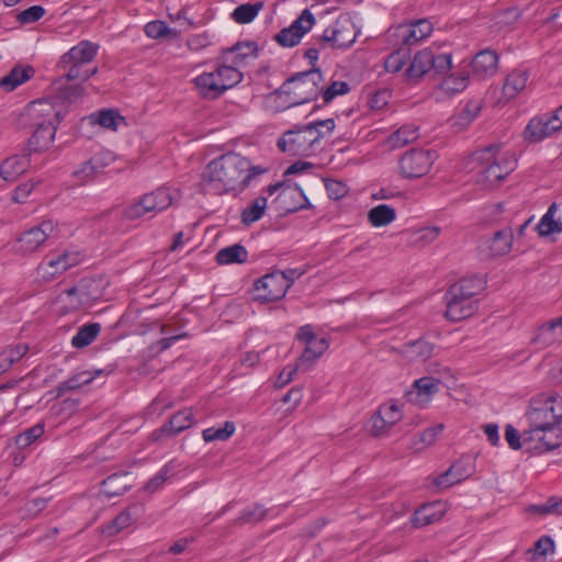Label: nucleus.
Wrapping results in <instances>:
<instances>
[{"label": "nucleus", "mask_w": 562, "mask_h": 562, "mask_svg": "<svg viewBox=\"0 0 562 562\" xmlns=\"http://www.w3.org/2000/svg\"><path fill=\"white\" fill-rule=\"evenodd\" d=\"M266 172H268L267 167L252 165L248 158L239 154L227 153L206 165L201 183L207 193H240Z\"/></svg>", "instance_id": "nucleus-1"}, {"label": "nucleus", "mask_w": 562, "mask_h": 562, "mask_svg": "<svg viewBox=\"0 0 562 562\" xmlns=\"http://www.w3.org/2000/svg\"><path fill=\"white\" fill-rule=\"evenodd\" d=\"M32 117L37 119L36 130L27 143L30 153L46 150L55 138L57 125L64 117V110L47 100L34 101L29 108Z\"/></svg>", "instance_id": "nucleus-2"}, {"label": "nucleus", "mask_w": 562, "mask_h": 562, "mask_svg": "<svg viewBox=\"0 0 562 562\" xmlns=\"http://www.w3.org/2000/svg\"><path fill=\"white\" fill-rule=\"evenodd\" d=\"M485 288L481 277L463 278L452 284L445 295L446 317L452 322H460L472 316L477 306L474 297Z\"/></svg>", "instance_id": "nucleus-3"}, {"label": "nucleus", "mask_w": 562, "mask_h": 562, "mask_svg": "<svg viewBox=\"0 0 562 562\" xmlns=\"http://www.w3.org/2000/svg\"><path fill=\"white\" fill-rule=\"evenodd\" d=\"M98 50V44L87 40L81 41L60 56L57 68L67 81H86L98 71L97 67L89 66L94 60Z\"/></svg>", "instance_id": "nucleus-4"}, {"label": "nucleus", "mask_w": 562, "mask_h": 562, "mask_svg": "<svg viewBox=\"0 0 562 562\" xmlns=\"http://www.w3.org/2000/svg\"><path fill=\"white\" fill-rule=\"evenodd\" d=\"M477 160L482 162L479 182L486 187H494L501 183L512 171L515 170L517 160L510 151L502 150L499 145H491L477 153Z\"/></svg>", "instance_id": "nucleus-5"}, {"label": "nucleus", "mask_w": 562, "mask_h": 562, "mask_svg": "<svg viewBox=\"0 0 562 562\" xmlns=\"http://www.w3.org/2000/svg\"><path fill=\"white\" fill-rule=\"evenodd\" d=\"M243 80V74L234 66L218 65L213 71H205L193 79L194 87L204 99H216Z\"/></svg>", "instance_id": "nucleus-6"}, {"label": "nucleus", "mask_w": 562, "mask_h": 562, "mask_svg": "<svg viewBox=\"0 0 562 562\" xmlns=\"http://www.w3.org/2000/svg\"><path fill=\"white\" fill-rule=\"evenodd\" d=\"M323 137L324 133L315 128V125L306 124L285 132L278 140V147L290 155L308 156Z\"/></svg>", "instance_id": "nucleus-7"}, {"label": "nucleus", "mask_w": 562, "mask_h": 562, "mask_svg": "<svg viewBox=\"0 0 562 562\" xmlns=\"http://www.w3.org/2000/svg\"><path fill=\"white\" fill-rule=\"evenodd\" d=\"M171 203L170 191L166 188H159L127 205L123 211V217L128 221H135L144 216L154 217L157 213L168 209Z\"/></svg>", "instance_id": "nucleus-8"}, {"label": "nucleus", "mask_w": 562, "mask_h": 562, "mask_svg": "<svg viewBox=\"0 0 562 562\" xmlns=\"http://www.w3.org/2000/svg\"><path fill=\"white\" fill-rule=\"evenodd\" d=\"M451 55L448 53H435L431 48L419 50L405 70L408 79H419L429 70L445 74L451 68Z\"/></svg>", "instance_id": "nucleus-9"}, {"label": "nucleus", "mask_w": 562, "mask_h": 562, "mask_svg": "<svg viewBox=\"0 0 562 562\" xmlns=\"http://www.w3.org/2000/svg\"><path fill=\"white\" fill-rule=\"evenodd\" d=\"M356 25L349 14H340L333 24L325 29L318 42L322 48H348L357 38Z\"/></svg>", "instance_id": "nucleus-10"}, {"label": "nucleus", "mask_w": 562, "mask_h": 562, "mask_svg": "<svg viewBox=\"0 0 562 562\" xmlns=\"http://www.w3.org/2000/svg\"><path fill=\"white\" fill-rule=\"evenodd\" d=\"M323 81L324 78L321 70L315 68L292 76L284 82L283 89L288 93L294 94L297 99L296 103H304L318 95Z\"/></svg>", "instance_id": "nucleus-11"}, {"label": "nucleus", "mask_w": 562, "mask_h": 562, "mask_svg": "<svg viewBox=\"0 0 562 562\" xmlns=\"http://www.w3.org/2000/svg\"><path fill=\"white\" fill-rule=\"evenodd\" d=\"M81 260L82 255L77 250L67 249L52 252L37 267V276L44 281H52L57 276L80 263Z\"/></svg>", "instance_id": "nucleus-12"}, {"label": "nucleus", "mask_w": 562, "mask_h": 562, "mask_svg": "<svg viewBox=\"0 0 562 562\" xmlns=\"http://www.w3.org/2000/svg\"><path fill=\"white\" fill-rule=\"evenodd\" d=\"M436 158L437 155L432 150H408L398 161L400 172L407 179L420 178L428 173Z\"/></svg>", "instance_id": "nucleus-13"}, {"label": "nucleus", "mask_w": 562, "mask_h": 562, "mask_svg": "<svg viewBox=\"0 0 562 562\" xmlns=\"http://www.w3.org/2000/svg\"><path fill=\"white\" fill-rule=\"evenodd\" d=\"M315 16L313 13L305 9L288 27L282 29L276 34L274 41L283 47H293L297 45L302 37L315 24Z\"/></svg>", "instance_id": "nucleus-14"}, {"label": "nucleus", "mask_w": 562, "mask_h": 562, "mask_svg": "<svg viewBox=\"0 0 562 562\" xmlns=\"http://www.w3.org/2000/svg\"><path fill=\"white\" fill-rule=\"evenodd\" d=\"M289 290V281L274 271L263 276L255 283V299L260 302H272L284 297Z\"/></svg>", "instance_id": "nucleus-15"}, {"label": "nucleus", "mask_w": 562, "mask_h": 562, "mask_svg": "<svg viewBox=\"0 0 562 562\" xmlns=\"http://www.w3.org/2000/svg\"><path fill=\"white\" fill-rule=\"evenodd\" d=\"M432 24L427 19L411 21L398 25L393 33L397 45L413 46L427 38L432 33Z\"/></svg>", "instance_id": "nucleus-16"}, {"label": "nucleus", "mask_w": 562, "mask_h": 562, "mask_svg": "<svg viewBox=\"0 0 562 562\" xmlns=\"http://www.w3.org/2000/svg\"><path fill=\"white\" fill-rule=\"evenodd\" d=\"M54 231L55 224L50 220L43 221L38 225L31 227L19 237V250L23 252L36 251L44 245Z\"/></svg>", "instance_id": "nucleus-17"}, {"label": "nucleus", "mask_w": 562, "mask_h": 562, "mask_svg": "<svg viewBox=\"0 0 562 562\" xmlns=\"http://www.w3.org/2000/svg\"><path fill=\"white\" fill-rule=\"evenodd\" d=\"M562 128V105L551 117L532 119L526 127L527 138L531 142H541Z\"/></svg>", "instance_id": "nucleus-18"}, {"label": "nucleus", "mask_w": 562, "mask_h": 562, "mask_svg": "<svg viewBox=\"0 0 562 562\" xmlns=\"http://www.w3.org/2000/svg\"><path fill=\"white\" fill-rule=\"evenodd\" d=\"M527 416L530 423V429L525 431L522 435L525 441L532 440L533 435H540L541 431L548 429V427L554 426V424L551 423V416L548 408L540 398L531 402V407Z\"/></svg>", "instance_id": "nucleus-19"}, {"label": "nucleus", "mask_w": 562, "mask_h": 562, "mask_svg": "<svg viewBox=\"0 0 562 562\" xmlns=\"http://www.w3.org/2000/svg\"><path fill=\"white\" fill-rule=\"evenodd\" d=\"M194 422V414L192 409L186 408L175 414L162 427L153 431L151 438L154 441H157L164 436H176L190 428Z\"/></svg>", "instance_id": "nucleus-20"}, {"label": "nucleus", "mask_w": 562, "mask_h": 562, "mask_svg": "<svg viewBox=\"0 0 562 562\" xmlns=\"http://www.w3.org/2000/svg\"><path fill=\"white\" fill-rule=\"evenodd\" d=\"M562 341V316L540 326L532 338L538 348H547Z\"/></svg>", "instance_id": "nucleus-21"}, {"label": "nucleus", "mask_w": 562, "mask_h": 562, "mask_svg": "<svg viewBox=\"0 0 562 562\" xmlns=\"http://www.w3.org/2000/svg\"><path fill=\"white\" fill-rule=\"evenodd\" d=\"M498 55L492 49H483L472 60V72L480 79L492 77L497 71Z\"/></svg>", "instance_id": "nucleus-22"}, {"label": "nucleus", "mask_w": 562, "mask_h": 562, "mask_svg": "<svg viewBox=\"0 0 562 562\" xmlns=\"http://www.w3.org/2000/svg\"><path fill=\"white\" fill-rule=\"evenodd\" d=\"M143 512V505L134 504L127 507L124 512L119 514L111 524L104 527L102 532L108 537L116 535L121 530L131 526L133 521H136Z\"/></svg>", "instance_id": "nucleus-23"}, {"label": "nucleus", "mask_w": 562, "mask_h": 562, "mask_svg": "<svg viewBox=\"0 0 562 562\" xmlns=\"http://www.w3.org/2000/svg\"><path fill=\"white\" fill-rule=\"evenodd\" d=\"M257 52L258 46L254 42L237 43L223 53V58L238 69L248 58H255Z\"/></svg>", "instance_id": "nucleus-24"}, {"label": "nucleus", "mask_w": 562, "mask_h": 562, "mask_svg": "<svg viewBox=\"0 0 562 562\" xmlns=\"http://www.w3.org/2000/svg\"><path fill=\"white\" fill-rule=\"evenodd\" d=\"M471 475V469L463 461L453 463L446 472L438 475L434 480V484L438 488H448L457 483L462 482Z\"/></svg>", "instance_id": "nucleus-25"}, {"label": "nucleus", "mask_w": 562, "mask_h": 562, "mask_svg": "<svg viewBox=\"0 0 562 562\" xmlns=\"http://www.w3.org/2000/svg\"><path fill=\"white\" fill-rule=\"evenodd\" d=\"M482 110L480 100L469 101L464 108L450 119V126L453 132L459 133L469 127Z\"/></svg>", "instance_id": "nucleus-26"}, {"label": "nucleus", "mask_w": 562, "mask_h": 562, "mask_svg": "<svg viewBox=\"0 0 562 562\" xmlns=\"http://www.w3.org/2000/svg\"><path fill=\"white\" fill-rule=\"evenodd\" d=\"M31 165L26 155H14L7 158L0 166V177L5 181H15Z\"/></svg>", "instance_id": "nucleus-27"}, {"label": "nucleus", "mask_w": 562, "mask_h": 562, "mask_svg": "<svg viewBox=\"0 0 562 562\" xmlns=\"http://www.w3.org/2000/svg\"><path fill=\"white\" fill-rule=\"evenodd\" d=\"M413 387L414 390L408 393L411 401L426 404L439 391V381L434 378L423 376L414 382Z\"/></svg>", "instance_id": "nucleus-28"}, {"label": "nucleus", "mask_w": 562, "mask_h": 562, "mask_svg": "<svg viewBox=\"0 0 562 562\" xmlns=\"http://www.w3.org/2000/svg\"><path fill=\"white\" fill-rule=\"evenodd\" d=\"M529 74L526 70H514L505 79L502 93L505 101L516 98L527 85Z\"/></svg>", "instance_id": "nucleus-29"}, {"label": "nucleus", "mask_w": 562, "mask_h": 562, "mask_svg": "<svg viewBox=\"0 0 562 562\" xmlns=\"http://www.w3.org/2000/svg\"><path fill=\"white\" fill-rule=\"evenodd\" d=\"M34 75V69L31 66L20 67L16 66L10 70L8 75L0 79V89L5 92H11L19 86L30 80Z\"/></svg>", "instance_id": "nucleus-30"}, {"label": "nucleus", "mask_w": 562, "mask_h": 562, "mask_svg": "<svg viewBox=\"0 0 562 562\" xmlns=\"http://www.w3.org/2000/svg\"><path fill=\"white\" fill-rule=\"evenodd\" d=\"M90 120L92 123L111 131H117L121 125H126L125 119L114 109H104L92 113Z\"/></svg>", "instance_id": "nucleus-31"}, {"label": "nucleus", "mask_w": 562, "mask_h": 562, "mask_svg": "<svg viewBox=\"0 0 562 562\" xmlns=\"http://www.w3.org/2000/svg\"><path fill=\"white\" fill-rule=\"evenodd\" d=\"M418 137V127L414 124H405L389 136L387 144L395 149L415 142Z\"/></svg>", "instance_id": "nucleus-32"}, {"label": "nucleus", "mask_w": 562, "mask_h": 562, "mask_svg": "<svg viewBox=\"0 0 562 562\" xmlns=\"http://www.w3.org/2000/svg\"><path fill=\"white\" fill-rule=\"evenodd\" d=\"M558 205L552 203L547 213L542 216L537 225V231L540 236H549L553 233L562 232V216L555 218Z\"/></svg>", "instance_id": "nucleus-33"}, {"label": "nucleus", "mask_w": 562, "mask_h": 562, "mask_svg": "<svg viewBox=\"0 0 562 562\" xmlns=\"http://www.w3.org/2000/svg\"><path fill=\"white\" fill-rule=\"evenodd\" d=\"M130 487L126 473L109 475L101 485V492L108 497L122 495Z\"/></svg>", "instance_id": "nucleus-34"}, {"label": "nucleus", "mask_w": 562, "mask_h": 562, "mask_svg": "<svg viewBox=\"0 0 562 562\" xmlns=\"http://www.w3.org/2000/svg\"><path fill=\"white\" fill-rule=\"evenodd\" d=\"M100 331L101 325L99 323L85 324L71 338V346L76 349L88 347L97 339Z\"/></svg>", "instance_id": "nucleus-35"}, {"label": "nucleus", "mask_w": 562, "mask_h": 562, "mask_svg": "<svg viewBox=\"0 0 562 562\" xmlns=\"http://www.w3.org/2000/svg\"><path fill=\"white\" fill-rule=\"evenodd\" d=\"M179 469L176 461L166 463L144 486V490L150 494L159 491L165 482L172 477Z\"/></svg>", "instance_id": "nucleus-36"}, {"label": "nucleus", "mask_w": 562, "mask_h": 562, "mask_svg": "<svg viewBox=\"0 0 562 562\" xmlns=\"http://www.w3.org/2000/svg\"><path fill=\"white\" fill-rule=\"evenodd\" d=\"M248 259V251L239 244L221 249L216 254V261L220 265L244 263Z\"/></svg>", "instance_id": "nucleus-37"}, {"label": "nucleus", "mask_w": 562, "mask_h": 562, "mask_svg": "<svg viewBox=\"0 0 562 562\" xmlns=\"http://www.w3.org/2000/svg\"><path fill=\"white\" fill-rule=\"evenodd\" d=\"M513 247V232L510 228H504L494 234L490 241V250L492 256H504L510 251Z\"/></svg>", "instance_id": "nucleus-38"}, {"label": "nucleus", "mask_w": 562, "mask_h": 562, "mask_svg": "<svg viewBox=\"0 0 562 562\" xmlns=\"http://www.w3.org/2000/svg\"><path fill=\"white\" fill-rule=\"evenodd\" d=\"M102 373L103 370H95L94 372L88 370L80 371L60 383L58 386V393L61 394L65 391L78 390L79 387L91 383L98 375Z\"/></svg>", "instance_id": "nucleus-39"}, {"label": "nucleus", "mask_w": 562, "mask_h": 562, "mask_svg": "<svg viewBox=\"0 0 562 562\" xmlns=\"http://www.w3.org/2000/svg\"><path fill=\"white\" fill-rule=\"evenodd\" d=\"M396 218L395 210L387 204H380L368 212V221L374 227L391 224Z\"/></svg>", "instance_id": "nucleus-40"}, {"label": "nucleus", "mask_w": 562, "mask_h": 562, "mask_svg": "<svg viewBox=\"0 0 562 562\" xmlns=\"http://www.w3.org/2000/svg\"><path fill=\"white\" fill-rule=\"evenodd\" d=\"M532 440L539 441V445L536 446L535 448H537L541 451H550L560 446L561 440H562L561 430L558 427V425L548 427V429L541 431L540 435H533Z\"/></svg>", "instance_id": "nucleus-41"}, {"label": "nucleus", "mask_w": 562, "mask_h": 562, "mask_svg": "<svg viewBox=\"0 0 562 562\" xmlns=\"http://www.w3.org/2000/svg\"><path fill=\"white\" fill-rule=\"evenodd\" d=\"M329 347V340L326 337L318 338L310 341L300 358V364L313 363L317 360Z\"/></svg>", "instance_id": "nucleus-42"}, {"label": "nucleus", "mask_w": 562, "mask_h": 562, "mask_svg": "<svg viewBox=\"0 0 562 562\" xmlns=\"http://www.w3.org/2000/svg\"><path fill=\"white\" fill-rule=\"evenodd\" d=\"M469 83V76L465 72H458L446 77L440 83L443 94L451 97L462 92Z\"/></svg>", "instance_id": "nucleus-43"}, {"label": "nucleus", "mask_w": 562, "mask_h": 562, "mask_svg": "<svg viewBox=\"0 0 562 562\" xmlns=\"http://www.w3.org/2000/svg\"><path fill=\"white\" fill-rule=\"evenodd\" d=\"M45 431L44 423H37L13 437V443L19 449H26L38 440Z\"/></svg>", "instance_id": "nucleus-44"}, {"label": "nucleus", "mask_w": 562, "mask_h": 562, "mask_svg": "<svg viewBox=\"0 0 562 562\" xmlns=\"http://www.w3.org/2000/svg\"><path fill=\"white\" fill-rule=\"evenodd\" d=\"M235 424L227 420L223 424V426H214L204 429L202 431V438L205 442L226 441L235 434Z\"/></svg>", "instance_id": "nucleus-45"}, {"label": "nucleus", "mask_w": 562, "mask_h": 562, "mask_svg": "<svg viewBox=\"0 0 562 562\" xmlns=\"http://www.w3.org/2000/svg\"><path fill=\"white\" fill-rule=\"evenodd\" d=\"M262 8L263 3L261 1L240 4L232 12V19L239 24L250 23L255 20Z\"/></svg>", "instance_id": "nucleus-46"}, {"label": "nucleus", "mask_w": 562, "mask_h": 562, "mask_svg": "<svg viewBox=\"0 0 562 562\" xmlns=\"http://www.w3.org/2000/svg\"><path fill=\"white\" fill-rule=\"evenodd\" d=\"M435 346L429 341L419 339L408 342L405 346V352L412 360L426 361L434 353Z\"/></svg>", "instance_id": "nucleus-47"}, {"label": "nucleus", "mask_w": 562, "mask_h": 562, "mask_svg": "<svg viewBox=\"0 0 562 562\" xmlns=\"http://www.w3.org/2000/svg\"><path fill=\"white\" fill-rule=\"evenodd\" d=\"M436 504H427L420 506L412 517L413 525L417 528H420L438 521L441 518V514L436 512Z\"/></svg>", "instance_id": "nucleus-48"}, {"label": "nucleus", "mask_w": 562, "mask_h": 562, "mask_svg": "<svg viewBox=\"0 0 562 562\" xmlns=\"http://www.w3.org/2000/svg\"><path fill=\"white\" fill-rule=\"evenodd\" d=\"M267 207V198L259 196L251 202L246 209L241 212V222L245 225H250L257 221H259L265 214Z\"/></svg>", "instance_id": "nucleus-49"}, {"label": "nucleus", "mask_w": 562, "mask_h": 562, "mask_svg": "<svg viewBox=\"0 0 562 562\" xmlns=\"http://www.w3.org/2000/svg\"><path fill=\"white\" fill-rule=\"evenodd\" d=\"M553 550V540L548 536H543L535 542L532 548L526 551V557L528 561H536L538 558H546Z\"/></svg>", "instance_id": "nucleus-50"}, {"label": "nucleus", "mask_w": 562, "mask_h": 562, "mask_svg": "<svg viewBox=\"0 0 562 562\" xmlns=\"http://www.w3.org/2000/svg\"><path fill=\"white\" fill-rule=\"evenodd\" d=\"M527 510L540 516L562 515V498L550 497L543 504L529 506Z\"/></svg>", "instance_id": "nucleus-51"}, {"label": "nucleus", "mask_w": 562, "mask_h": 562, "mask_svg": "<svg viewBox=\"0 0 562 562\" xmlns=\"http://www.w3.org/2000/svg\"><path fill=\"white\" fill-rule=\"evenodd\" d=\"M408 54L403 49H398L390 54L384 63L385 69L389 72H398L406 65Z\"/></svg>", "instance_id": "nucleus-52"}, {"label": "nucleus", "mask_w": 562, "mask_h": 562, "mask_svg": "<svg viewBox=\"0 0 562 562\" xmlns=\"http://www.w3.org/2000/svg\"><path fill=\"white\" fill-rule=\"evenodd\" d=\"M542 402L551 416V423L558 425L562 420V396L549 395Z\"/></svg>", "instance_id": "nucleus-53"}, {"label": "nucleus", "mask_w": 562, "mask_h": 562, "mask_svg": "<svg viewBox=\"0 0 562 562\" xmlns=\"http://www.w3.org/2000/svg\"><path fill=\"white\" fill-rule=\"evenodd\" d=\"M266 509H263L260 505H251L240 513L237 521L239 524L258 522L266 517Z\"/></svg>", "instance_id": "nucleus-54"}, {"label": "nucleus", "mask_w": 562, "mask_h": 562, "mask_svg": "<svg viewBox=\"0 0 562 562\" xmlns=\"http://www.w3.org/2000/svg\"><path fill=\"white\" fill-rule=\"evenodd\" d=\"M45 9L42 5H32L18 13L16 20L20 24H31L41 20L45 14Z\"/></svg>", "instance_id": "nucleus-55"}, {"label": "nucleus", "mask_w": 562, "mask_h": 562, "mask_svg": "<svg viewBox=\"0 0 562 562\" xmlns=\"http://www.w3.org/2000/svg\"><path fill=\"white\" fill-rule=\"evenodd\" d=\"M440 235V228L436 226L424 227L414 233V243L425 246L434 243Z\"/></svg>", "instance_id": "nucleus-56"}, {"label": "nucleus", "mask_w": 562, "mask_h": 562, "mask_svg": "<svg viewBox=\"0 0 562 562\" xmlns=\"http://www.w3.org/2000/svg\"><path fill=\"white\" fill-rule=\"evenodd\" d=\"M349 91V86L345 81H334L326 89L321 90L324 102L328 103L337 95L346 94Z\"/></svg>", "instance_id": "nucleus-57"}, {"label": "nucleus", "mask_w": 562, "mask_h": 562, "mask_svg": "<svg viewBox=\"0 0 562 562\" xmlns=\"http://www.w3.org/2000/svg\"><path fill=\"white\" fill-rule=\"evenodd\" d=\"M378 413L380 415H382V417L384 418V422H386V424L391 425V427L393 425H395L402 418V413L400 411V407L395 403H387V404L381 405Z\"/></svg>", "instance_id": "nucleus-58"}, {"label": "nucleus", "mask_w": 562, "mask_h": 562, "mask_svg": "<svg viewBox=\"0 0 562 562\" xmlns=\"http://www.w3.org/2000/svg\"><path fill=\"white\" fill-rule=\"evenodd\" d=\"M91 164L98 173L102 172L105 167L114 161V155L110 150H100L94 154L91 158Z\"/></svg>", "instance_id": "nucleus-59"}, {"label": "nucleus", "mask_w": 562, "mask_h": 562, "mask_svg": "<svg viewBox=\"0 0 562 562\" xmlns=\"http://www.w3.org/2000/svg\"><path fill=\"white\" fill-rule=\"evenodd\" d=\"M170 32L168 25L162 21H151L145 25V33L148 37L160 38Z\"/></svg>", "instance_id": "nucleus-60"}, {"label": "nucleus", "mask_w": 562, "mask_h": 562, "mask_svg": "<svg viewBox=\"0 0 562 562\" xmlns=\"http://www.w3.org/2000/svg\"><path fill=\"white\" fill-rule=\"evenodd\" d=\"M98 175L94 166L91 164V159L85 161L79 169L74 171V177L77 178L81 183H86L92 180Z\"/></svg>", "instance_id": "nucleus-61"}, {"label": "nucleus", "mask_w": 562, "mask_h": 562, "mask_svg": "<svg viewBox=\"0 0 562 562\" xmlns=\"http://www.w3.org/2000/svg\"><path fill=\"white\" fill-rule=\"evenodd\" d=\"M35 182L27 181L19 184L15 190L13 191V201L16 203H24L29 195L32 193V191L35 188Z\"/></svg>", "instance_id": "nucleus-62"}, {"label": "nucleus", "mask_w": 562, "mask_h": 562, "mask_svg": "<svg viewBox=\"0 0 562 562\" xmlns=\"http://www.w3.org/2000/svg\"><path fill=\"white\" fill-rule=\"evenodd\" d=\"M443 424H437L432 427H429L420 432L419 440L426 446H430L436 441L437 437L443 431Z\"/></svg>", "instance_id": "nucleus-63"}, {"label": "nucleus", "mask_w": 562, "mask_h": 562, "mask_svg": "<svg viewBox=\"0 0 562 562\" xmlns=\"http://www.w3.org/2000/svg\"><path fill=\"white\" fill-rule=\"evenodd\" d=\"M325 186L328 195L335 200L342 198L347 192L346 186L339 181L329 180Z\"/></svg>", "instance_id": "nucleus-64"}]
</instances>
